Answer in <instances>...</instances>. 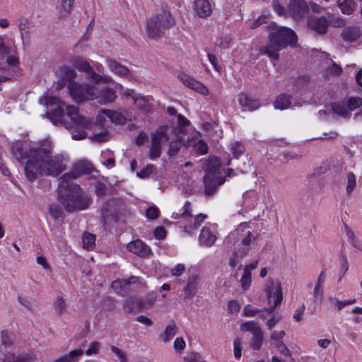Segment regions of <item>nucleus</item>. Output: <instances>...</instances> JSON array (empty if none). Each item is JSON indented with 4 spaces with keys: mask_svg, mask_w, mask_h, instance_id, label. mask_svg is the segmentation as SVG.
Masks as SVG:
<instances>
[{
    "mask_svg": "<svg viewBox=\"0 0 362 362\" xmlns=\"http://www.w3.org/2000/svg\"><path fill=\"white\" fill-rule=\"evenodd\" d=\"M345 103L349 112L354 110L362 105V100L359 97L350 98Z\"/></svg>",
    "mask_w": 362,
    "mask_h": 362,
    "instance_id": "a19ab883",
    "label": "nucleus"
},
{
    "mask_svg": "<svg viewBox=\"0 0 362 362\" xmlns=\"http://www.w3.org/2000/svg\"><path fill=\"white\" fill-rule=\"evenodd\" d=\"M273 8L274 10L279 15L284 16L286 13L285 8L280 4L278 0H274L273 1Z\"/></svg>",
    "mask_w": 362,
    "mask_h": 362,
    "instance_id": "69168bd1",
    "label": "nucleus"
},
{
    "mask_svg": "<svg viewBox=\"0 0 362 362\" xmlns=\"http://www.w3.org/2000/svg\"><path fill=\"white\" fill-rule=\"evenodd\" d=\"M178 327L175 320H172L166 326L164 332L160 334V338L164 341H169L177 332Z\"/></svg>",
    "mask_w": 362,
    "mask_h": 362,
    "instance_id": "c85d7f7f",
    "label": "nucleus"
},
{
    "mask_svg": "<svg viewBox=\"0 0 362 362\" xmlns=\"http://www.w3.org/2000/svg\"><path fill=\"white\" fill-rule=\"evenodd\" d=\"M234 356L236 358H240L241 356V344L242 341L240 338H236L234 340Z\"/></svg>",
    "mask_w": 362,
    "mask_h": 362,
    "instance_id": "052dcab7",
    "label": "nucleus"
},
{
    "mask_svg": "<svg viewBox=\"0 0 362 362\" xmlns=\"http://www.w3.org/2000/svg\"><path fill=\"white\" fill-rule=\"evenodd\" d=\"M144 307H146L145 303L139 298H128L123 304L124 310L129 313L141 311Z\"/></svg>",
    "mask_w": 362,
    "mask_h": 362,
    "instance_id": "412c9836",
    "label": "nucleus"
},
{
    "mask_svg": "<svg viewBox=\"0 0 362 362\" xmlns=\"http://www.w3.org/2000/svg\"><path fill=\"white\" fill-rule=\"evenodd\" d=\"M166 235V230L163 226H159L154 230V236L158 240L163 239Z\"/></svg>",
    "mask_w": 362,
    "mask_h": 362,
    "instance_id": "338daca9",
    "label": "nucleus"
},
{
    "mask_svg": "<svg viewBox=\"0 0 362 362\" xmlns=\"http://www.w3.org/2000/svg\"><path fill=\"white\" fill-rule=\"evenodd\" d=\"M194 10L199 18H207L212 13V6L209 0H196Z\"/></svg>",
    "mask_w": 362,
    "mask_h": 362,
    "instance_id": "6ab92c4d",
    "label": "nucleus"
},
{
    "mask_svg": "<svg viewBox=\"0 0 362 362\" xmlns=\"http://www.w3.org/2000/svg\"><path fill=\"white\" fill-rule=\"evenodd\" d=\"M175 24V21L170 13L165 10L162 11L147 20L146 25L147 37L151 40L160 39Z\"/></svg>",
    "mask_w": 362,
    "mask_h": 362,
    "instance_id": "39448f33",
    "label": "nucleus"
},
{
    "mask_svg": "<svg viewBox=\"0 0 362 362\" xmlns=\"http://www.w3.org/2000/svg\"><path fill=\"white\" fill-rule=\"evenodd\" d=\"M269 31L268 42L265 47L260 49V53L267 54L272 59L277 61L279 59V52L288 46L296 47L298 37L296 33L287 27L279 26L272 22L268 26Z\"/></svg>",
    "mask_w": 362,
    "mask_h": 362,
    "instance_id": "f03ea898",
    "label": "nucleus"
},
{
    "mask_svg": "<svg viewBox=\"0 0 362 362\" xmlns=\"http://www.w3.org/2000/svg\"><path fill=\"white\" fill-rule=\"evenodd\" d=\"M100 343L98 341H93L90 343L89 348L86 351V354L91 356L97 354L99 352Z\"/></svg>",
    "mask_w": 362,
    "mask_h": 362,
    "instance_id": "5fc2aeb1",
    "label": "nucleus"
},
{
    "mask_svg": "<svg viewBox=\"0 0 362 362\" xmlns=\"http://www.w3.org/2000/svg\"><path fill=\"white\" fill-rule=\"evenodd\" d=\"M264 291L269 303H272V299L274 298L275 300V306H278L281 304L283 295L280 284H276L272 279H269L267 281Z\"/></svg>",
    "mask_w": 362,
    "mask_h": 362,
    "instance_id": "ddd939ff",
    "label": "nucleus"
},
{
    "mask_svg": "<svg viewBox=\"0 0 362 362\" xmlns=\"http://www.w3.org/2000/svg\"><path fill=\"white\" fill-rule=\"evenodd\" d=\"M252 165V163L251 161V158L246 156L243 158L242 162L238 164L237 168L242 173L244 174L249 170Z\"/></svg>",
    "mask_w": 362,
    "mask_h": 362,
    "instance_id": "37998d69",
    "label": "nucleus"
},
{
    "mask_svg": "<svg viewBox=\"0 0 362 362\" xmlns=\"http://www.w3.org/2000/svg\"><path fill=\"white\" fill-rule=\"evenodd\" d=\"M200 278L197 274L190 276L183 289L184 298H192L197 293Z\"/></svg>",
    "mask_w": 362,
    "mask_h": 362,
    "instance_id": "a211bd4d",
    "label": "nucleus"
},
{
    "mask_svg": "<svg viewBox=\"0 0 362 362\" xmlns=\"http://www.w3.org/2000/svg\"><path fill=\"white\" fill-rule=\"evenodd\" d=\"M59 202L68 212L86 209L91 204V198L86 194L78 185L69 183L68 187L59 185Z\"/></svg>",
    "mask_w": 362,
    "mask_h": 362,
    "instance_id": "7ed1b4c3",
    "label": "nucleus"
},
{
    "mask_svg": "<svg viewBox=\"0 0 362 362\" xmlns=\"http://www.w3.org/2000/svg\"><path fill=\"white\" fill-rule=\"evenodd\" d=\"M73 64L79 71L85 72L87 74L86 77L88 79L92 80L96 83H107L112 81L111 77L106 75L103 76L95 73L89 62L86 60H83L79 57H76L73 60Z\"/></svg>",
    "mask_w": 362,
    "mask_h": 362,
    "instance_id": "1a4fd4ad",
    "label": "nucleus"
},
{
    "mask_svg": "<svg viewBox=\"0 0 362 362\" xmlns=\"http://www.w3.org/2000/svg\"><path fill=\"white\" fill-rule=\"evenodd\" d=\"M117 98L115 91L110 88H102L95 98H98V103L101 105L113 103Z\"/></svg>",
    "mask_w": 362,
    "mask_h": 362,
    "instance_id": "4be33fe9",
    "label": "nucleus"
},
{
    "mask_svg": "<svg viewBox=\"0 0 362 362\" xmlns=\"http://www.w3.org/2000/svg\"><path fill=\"white\" fill-rule=\"evenodd\" d=\"M107 64L110 71L119 76L125 77L128 76L130 74V71L127 66L119 64L115 59H107Z\"/></svg>",
    "mask_w": 362,
    "mask_h": 362,
    "instance_id": "b1692460",
    "label": "nucleus"
},
{
    "mask_svg": "<svg viewBox=\"0 0 362 362\" xmlns=\"http://www.w3.org/2000/svg\"><path fill=\"white\" fill-rule=\"evenodd\" d=\"M286 333L284 331H274L271 334V340L274 341L276 346H279V344L283 343L282 339L285 336Z\"/></svg>",
    "mask_w": 362,
    "mask_h": 362,
    "instance_id": "a18cd8bd",
    "label": "nucleus"
},
{
    "mask_svg": "<svg viewBox=\"0 0 362 362\" xmlns=\"http://www.w3.org/2000/svg\"><path fill=\"white\" fill-rule=\"evenodd\" d=\"M239 103L244 110H253L258 107L257 102L250 100L245 94L240 95Z\"/></svg>",
    "mask_w": 362,
    "mask_h": 362,
    "instance_id": "473e14b6",
    "label": "nucleus"
},
{
    "mask_svg": "<svg viewBox=\"0 0 362 362\" xmlns=\"http://www.w3.org/2000/svg\"><path fill=\"white\" fill-rule=\"evenodd\" d=\"M139 282V277L132 276L127 279H122L115 281L112 284V287L113 288H117L118 287H124L126 289V287L129 284H134Z\"/></svg>",
    "mask_w": 362,
    "mask_h": 362,
    "instance_id": "e433bc0d",
    "label": "nucleus"
},
{
    "mask_svg": "<svg viewBox=\"0 0 362 362\" xmlns=\"http://www.w3.org/2000/svg\"><path fill=\"white\" fill-rule=\"evenodd\" d=\"M180 216L182 217H187V216H192L191 211H190V203L189 202H187L184 206H183V212L182 214L178 213H173V217L175 218H177Z\"/></svg>",
    "mask_w": 362,
    "mask_h": 362,
    "instance_id": "603ef678",
    "label": "nucleus"
},
{
    "mask_svg": "<svg viewBox=\"0 0 362 362\" xmlns=\"http://www.w3.org/2000/svg\"><path fill=\"white\" fill-rule=\"evenodd\" d=\"M187 362H205L198 353H192L185 358Z\"/></svg>",
    "mask_w": 362,
    "mask_h": 362,
    "instance_id": "680f3d73",
    "label": "nucleus"
},
{
    "mask_svg": "<svg viewBox=\"0 0 362 362\" xmlns=\"http://www.w3.org/2000/svg\"><path fill=\"white\" fill-rule=\"evenodd\" d=\"M171 132L169 134L172 139L168 141L169 145L168 155L170 156H175L178 153L180 148L185 144L184 135L180 134L178 132H174L173 127H170Z\"/></svg>",
    "mask_w": 362,
    "mask_h": 362,
    "instance_id": "dca6fc26",
    "label": "nucleus"
},
{
    "mask_svg": "<svg viewBox=\"0 0 362 362\" xmlns=\"http://www.w3.org/2000/svg\"><path fill=\"white\" fill-rule=\"evenodd\" d=\"M134 104L136 105L144 112H148L151 110V96H143L141 94L132 95Z\"/></svg>",
    "mask_w": 362,
    "mask_h": 362,
    "instance_id": "393cba45",
    "label": "nucleus"
},
{
    "mask_svg": "<svg viewBox=\"0 0 362 362\" xmlns=\"http://www.w3.org/2000/svg\"><path fill=\"white\" fill-rule=\"evenodd\" d=\"M91 139L98 143L105 142L108 139V132L107 131H104L100 133L95 134L92 136Z\"/></svg>",
    "mask_w": 362,
    "mask_h": 362,
    "instance_id": "6e6d98bb",
    "label": "nucleus"
},
{
    "mask_svg": "<svg viewBox=\"0 0 362 362\" xmlns=\"http://www.w3.org/2000/svg\"><path fill=\"white\" fill-rule=\"evenodd\" d=\"M308 10V6L305 0H292L288 6V15L296 21L303 18Z\"/></svg>",
    "mask_w": 362,
    "mask_h": 362,
    "instance_id": "9b49d317",
    "label": "nucleus"
},
{
    "mask_svg": "<svg viewBox=\"0 0 362 362\" xmlns=\"http://www.w3.org/2000/svg\"><path fill=\"white\" fill-rule=\"evenodd\" d=\"M313 296L315 301H320L321 302L323 298V288L322 285H315L314 292H313Z\"/></svg>",
    "mask_w": 362,
    "mask_h": 362,
    "instance_id": "4d7b16f0",
    "label": "nucleus"
},
{
    "mask_svg": "<svg viewBox=\"0 0 362 362\" xmlns=\"http://www.w3.org/2000/svg\"><path fill=\"white\" fill-rule=\"evenodd\" d=\"M361 35V31L358 26H348L343 29L341 36L344 41L354 42Z\"/></svg>",
    "mask_w": 362,
    "mask_h": 362,
    "instance_id": "5701e85b",
    "label": "nucleus"
},
{
    "mask_svg": "<svg viewBox=\"0 0 362 362\" xmlns=\"http://www.w3.org/2000/svg\"><path fill=\"white\" fill-rule=\"evenodd\" d=\"M194 150L200 154H206L208 152V146L202 140H199L195 143Z\"/></svg>",
    "mask_w": 362,
    "mask_h": 362,
    "instance_id": "8fccbe9b",
    "label": "nucleus"
},
{
    "mask_svg": "<svg viewBox=\"0 0 362 362\" xmlns=\"http://www.w3.org/2000/svg\"><path fill=\"white\" fill-rule=\"evenodd\" d=\"M54 307L58 315H62L67 313V303L64 298L61 296H57L54 302Z\"/></svg>",
    "mask_w": 362,
    "mask_h": 362,
    "instance_id": "f704fd0d",
    "label": "nucleus"
},
{
    "mask_svg": "<svg viewBox=\"0 0 362 362\" xmlns=\"http://www.w3.org/2000/svg\"><path fill=\"white\" fill-rule=\"evenodd\" d=\"M61 73L64 78L67 80H72L76 76L75 70L67 66L62 67L61 69Z\"/></svg>",
    "mask_w": 362,
    "mask_h": 362,
    "instance_id": "49530a36",
    "label": "nucleus"
},
{
    "mask_svg": "<svg viewBox=\"0 0 362 362\" xmlns=\"http://www.w3.org/2000/svg\"><path fill=\"white\" fill-rule=\"evenodd\" d=\"M291 97L287 94L278 96L274 103L276 109L284 110L290 107Z\"/></svg>",
    "mask_w": 362,
    "mask_h": 362,
    "instance_id": "7c9ffc66",
    "label": "nucleus"
},
{
    "mask_svg": "<svg viewBox=\"0 0 362 362\" xmlns=\"http://www.w3.org/2000/svg\"><path fill=\"white\" fill-rule=\"evenodd\" d=\"M155 168L153 165H148L146 168H143L140 172L137 173L138 176L141 178L148 177L154 170Z\"/></svg>",
    "mask_w": 362,
    "mask_h": 362,
    "instance_id": "bf43d9fd",
    "label": "nucleus"
},
{
    "mask_svg": "<svg viewBox=\"0 0 362 362\" xmlns=\"http://www.w3.org/2000/svg\"><path fill=\"white\" fill-rule=\"evenodd\" d=\"M47 105H57V107L52 112L47 113V117L56 125L64 124V108L66 110V115L70 117L74 124H76L83 128H90L91 126V121L78 114V108L74 105H67L60 98L57 97L49 98L46 101Z\"/></svg>",
    "mask_w": 362,
    "mask_h": 362,
    "instance_id": "20e7f679",
    "label": "nucleus"
},
{
    "mask_svg": "<svg viewBox=\"0 0 362 362\" xmlns=\"http://www.w3.org/2000/svg\"><path fill=\"white\" fill-rule=\"evenodd\" d=\"M216 240V236L208 228H203L199 237V244L205 247H211Z\"/></svg>",
    "mask_w": 362,
    "mask_h": 362,
    "instance_id": "a878e982",
    "label": "nucleus"
},
{
    "mask_svg": "<svg viewBox=\"0 0 362 362\" xmlns=\"http://www.w3.org/2000/svg\"><path fill=\"white\" fill-rule=\"evenodd\" d=\"M260 310L251 305H247L243 308V314L245 317H254L257 315Z\"/></svg>",
    "mask_w": 362,
    "mask_h": 362,
    "instance_id": "3c124183",
    "label": "nucleus"
},
{
    "mask_svg": "<svg viewBox=\"0 0 362 362\" xmlns=\"http://www.w3.org/2000/svg\"><path fill=\"white\" fill-rule=\"evenodd\" d=\"M230 150L233 153V158L235 159H238L245 153V147L239 141H235L233 143L231 144Z\"/></svg>",
    "mask_w": 362,
    "mask_h": 362,
    "instance_id": "58836bf2",
    "label": "nucleus"
},
{
    "mask_svg": "<svg viewBox=\"0 0 362 362\" xmlns=\"http://www.w3.org/2000/svg\"><path fill=\"white\" fill-rule=\"evenodd\" d=\"M93 169L92 164L85 160H79L74 163L71 170L63 175L60 180L62 187H68L69 183H73L72 180L76 179L79 175L88 174L91 173Z\"/></svg>",
    "mask_w": 362,
    "mask_h": 362,
    "instance_id": "6e6552de",
    "label": "nucleus"
},
{
    "mask_svg": "<svg viewBox=\"0 0 362 362\" xmlns=\"http://www.w3.org/2000/svg\"><path fill=\"white\" fill-rule=\"evenodd\" d=\"M257 237L255 236L251 231L247 233V235L241 240V244L243 246H248L252 241H255Z\"/></svg>",
    "mask_w": 362,
    "mask_h": 362,
    "instance_id": "0e129e2a",
    "label": "nucleus"
},
{
    "mask_svg": "<svg viewBox=\"0 0 362 362\" xmlns=\"http://www.w3.org/2000/svg\"><path fill=\"white\" fill-rule=\"evenodd\" d=\"M178 125L176 127H173L174 132H178L177 133L182 135L186 134V127L189 126V121L183 115H178Z\"/></svg>",
    "mask_w": 362,
    "mask_h": 362,
    "instance_id": "c9c22d12",
    "label": "nucleus"
},
{
    "mask_svg": "<svg viewBox=\"0 0 362 362\" xmlns=\"http://www.w3.org/2000/svg\"><path fill=\"white\" fill-rule=\"evenodd\" d=\"M53 147L52 141L49 138L40 140L37 146L30 147L18 141L12 144L11 152L17 160L25 162V177L33 182L39 176L57 177L66 170L63 156H52Z\"/></svg>",
    "mask_w": 362,
    "mask_h": 362,
    "instance_id": "f257e3e1",
    "label": "nucleus"
},
{
    "mask_svg": "<svg viewBox=\"0 0 362 362\" xmlns=\"http://www.w3.org/2000/svg\"><path fill=\"white\" fill-rule=\"evenodd\" d=\"M347 184L346 187V192L348 195H350L356 187V175L349 172L346 175Z\"/></svg>",
    "mask_w": 362,
    "mask_h": 362,
    "instance_id": "4c0bfd02",
    "label": "nucleus"
},
{
    "mask_svg": "<svg viewBox=\"0 0 362 362\" xmlns=\"http://www.w3.org/2000/svg\"><path fill=\"white\" fill-rule=\"evenodd\" d=\"M341 12L344 14H351L356 8V3L354 0H337Z\"/></svg>",
    "mask_w": 362,
    "mask_h": 362,
    "instance_id": "2f4dec72",
    "label": "nucleus"
},
{
    "mask_svg": "<svg viewBox=\"0 0 362 362\" xmlns=\"http://www.w3.org/2000/svg\"><path fill=\"white\" fill-rule=\"evenodd\" d=\"M204 193L207 196H211L214 194L218 186L222 185L225 182V177L221 175H204Z\"/></svg>",
    "mask_w": 362,
    "mask_h": 362,
    "instance_id": "4468645a",
    "label": "nucleus"
},
{
    "mask_svg": "<svg viewBox=\"0 0 362 362\" xmlns=\"http://www.w3.org/2000/svg\"><path fill=\"white\" fill-rule=\"evenodd\" d=\"M280 316L272 315L269 319L267 321L266 325L269 330H272L274 326L281 320Z\"/></svg>",
    "mask_w": 362,
    "mask_h": 362,
    "instance_id": "13d9d810",
    "label": "nucleus"
},
{
    "mask_svg": "<svg viewBox=\"0 0 362 362\" xmlns=\"http://www.w3.org/2000/svg\"><path fill=\"white\" fill-rule=\"evenodd\" d=\"M330 301L332 302V304L337 307V308L339 310L344 306L355 303L356 299L339 300L337 298H331Z\"/></svg>",
    "mask_w": 362,
    "mask_h": 362,
    "instance_id": "c03bdc74",
    "label": "nucleus"
},
{
    "mask_svg": "<svg viewBox=\"0 0 362 362\" xmlns=\"http://www.w3.org/2000/svg\"><path fill=\"white\" fill-rule=\"evenodd\" d=\"M127 248L129 252L141 257H148L151 253L150 247L139 239L129 243Z\"/></svg>",
    "mask_w": 362,
    "mask_h": 362,
    "instance_id": "f3484780",
    "label": "nucleus"
},
{
    "mask_svg": "<svg viewBox=\"0 0 362 362\" xmlns=\"http://www.w3.org/2000/svg\"><path fill=\"white\" fill-rule=\"evenodd\" d=\"M100 112L109 117L112 122L116 124H124L126 122L125 117L117 111L102 109Z\"/></svg>",
    "mask_w": 362,
    "mask_h": 362,
    "instance_id": "c756f323",
    "label": "nucleus"
},
{
    "mask_svg": "<svg viewBox=\"0 0 362 362\" xmlns=\"http://www.w3.org/2000/svg\"><path fill=\"white\" fill-rule=\"evenodd\" d=\"M220 166V160L217 157L209 158L206 165L205 175H221L219 172Z\"/></svg>",
    "mask_w": 362,
    "mask_h": 362,
    "instance_id": "cd10ccee",
    "label": "nucleus"
},
{
    "mask_svg": "<svg viewBox=\"0 0 362 362\" xmlns=\"http://www.w3.org/2000/svg\"><path fill=\"white\" fill-rule=\"evenodd\" d=\"M49 211L52 217L54 219L59 218L62 215V210L57 205H49Z\"/></svg>",
    "mask_w": 362,
    "mask_h": 362,
    "instance_id": "09e8293b",
    "label": "nucleus"
},
{
    "mask_svg": "<svg viewBox=\"0 0 362 362\" xmlns=\"http://www.w3.org/2000/svg\"><path fill=\"white\" fill-rule=\"evenodd\" d=\"M331 108L334 114L344 118H349L351 116V113L348 110L344 100L332 103L331 104Z\"/></svg>",
    "mask_w": 362,
    "mask_h": 362,
    "instance_id": "bb28decb",
    "label": "nucleus"
},
{
    "mask_svg": "<svg viewBox=\"0 0 362 362\" xmlns=\"http://www.w3.org/2000/svg\"><path fill=\"white\" fill-rule=\"evenodd\" d=\"M232 40L230 35H223L217 40L216 45L222 49H227L230 47Z\"/></svg>",
    "mask_w": 362,
    "mask_h": 362,
    "instance_id": "79ce46f5",
    "label": "nucleus"
},
{
    "mask_svg": "<svg viewBox=\"0 0 362 362\" xmlns=\"http://www.w3.org/2000/svg\"><path fill=\"white\" fill-rule=\"evenodd\" d=\"M305 311V305H302L296 309L293 317L296 322H300L303 320V316Z\"/></svg>",
    "mask_w": 362,
    "mask_h": 362,
    "instance_id": "774afa93",
    "label": "nucleus"
},
{
    "mask_svg": "<svg viewBox=\"0 0 362 362\" xmlns=\"http://www.w3.org/2000/svg\"><path fill=\"white\" fill-rule=\"evenodd\" d=\"M77 127L80 128L76 133L72 132L71 137L74 140H81L85 139L87 136V133L85 131L86 128H83L76 124H74Z\"/></svg>",
    "mask_w": 362,
    "mask_h": 362,
    "instance_id": "864d4df0",
    "label": "nucleus"
},
{
    "mask_svg": "<svg viewBox=\"0 0 362 362\" xmlns=\"http://www.w3.org/2000/svg\"><path fill=\"white\" fill-rule=\"evenodd\" d=\"M330 25V21L325 16L309 17L307 20L308 28L319 35H325Z\"/></svg>",
    "mask_w": 362,
    "mask_h": 362,
    "instance_id": "f8f14e48",
    "label": "nucleus"
},
{
    "mask_svg": "<svg viewBox=\"0 0 362 362\" xmlns=\"http://www.w3.org/2000/svg\"><path fill=\"white\" fill-rule=\"evenodd\" d=\"M178 78L189 88H191L202 95H207L209 91L207 88L199 81L192 78L189 75L181 73L178 75Z\"/></svg>",
    "mask_w": 362,
    "mask_h": 362,
    "instance_id": "2eb2a0df",
    "label": "nucleus"
},
{
    "mask_svg": "<svg viewBox=\"0 0 362 362\" xmlns=\"http://www.w3.org/2000/svg\"><path fill=\"white\" fill-rule=\"evenodd\" d=\"M171 132L170 127L162 126L160 127L151 135V145L150 148L149 157L151 159H156L160 157L161 153L162 145L168 142L170 139H172L169 134Z\"/></svg>",
    "mask_w": 362,
    "mask_h": 362,
    "instance_id": "0eeeda50",
    "label": "nucleus"
},
{
    "mask_svg": "<svg viewBox=\"0 0 362 362\" xmlns=\"http://www.w3.org/2000/svg\"><path fill=\"white\" fill-rule=\"evenodd\" d=\"M111 351L113 354H115L119 359L120 362H127V356L124 351H123L119 348L112 346H111Z\"/></svg>",
    "mask_w": 362,
    "mask_h": 362,
    "instance_id": "de8ad7c7",
    "label": "nucleus"
},
{
    "mask_svg": "<svg viewBox=\"0 0 362 362\" xmlns=\"http://www.w3.org/2000/svg\"><path fill=\"white\" fill-rule=\"evenodd\" d=\"M122 204V201L119 199H111L105 203L101 209L103 221H105L110 216L115 214L119 210V206Z\"/></svg>",
    "mask_w": 362,
    "mask_h": 362,
    "instance_id": "aec40b11",
    "label": "nucleus"
},
{
    "mask_svg": "<svg viewBox=\"0 0 362 362\" xmlns=\"http://www.w3.org/2000/svg\"><path fill=\"white\" fill-rule=\"evenodd\" d=\"M240 329L243 332L252 333L250 346L254 350H259L263 343V332L258 323L255 321H249L242 323Z\"/></svg>",
    "mask_w": 362,
    "mask_h": 362,
    "instance_id": "9d476101",
    "label": "nucleus"
},
{
    "mask_svg": "<svg viewBox=\"0 0 362 362\" xmlns=\"http://www.w3.org/2000/svg\"><path fill=\"white\" fill-rule=\"evenodd\" d=\"M158 209L156 207H149L146 209V215L147 218L149 219L153 220L158 218Z\"/></svg>",
    "mask_w": 362,
    "mask_h": 362,
    "instance_id": "e2e57ef3",
    "label": "nucleus"
},
{
    "mask_svg": "<svg viewBox=\"0 0 362 362\" xmlns=\"http://www.w3.org/2000/svg\"><path fill=\"white\" fill-rule=\"evenodd\" d=\"M95 237L90 233H84L82 237V243L83 247L90 250L95 245Z\"/></svg>",
    "mask_w": 362,
    "mask_h": 362,
    "instance_id": "ea45409f",
    "label": "nucleus"
},
{
    "mask_svg": "<svg viewBox=\"0 0 362 362\" xmlns=\"http://www.w3.org/2000/svg\"><path fill=\"white\" fill-rule=\"evenodd\" d=\"M83 354L82 349H75L70 351L68 354L59 357L53 362H73L75 358L82 356Z\"/></svg>",
    "mask_w": 362,
    "mask_h": 362,
    "instance_id": "72a5a7b5",
    "label": "nucleus"
},
{
    "mask_svg": "<svg viewBox=\"0 0 362 362\" xmlns=\"http://www.w3.org/2000/svg\"><path fill=\"white\" fill-rule=\"evenodd\" d=\"M69 93L76 103L93 100L96 97L95 87L88 84H79L71 81L68 84Z\"/></svg>",
    "mask_w": 362,
    "mask_h": 362,
    "instance_id": "423d86ee",
    "label": "nucleus"
}]
</instances>
